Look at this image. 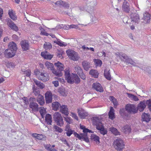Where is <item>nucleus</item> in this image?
<instances>
[{
    "label": "nucleus",
    "mask_w": 151,
    "mask_h": 151,
    "mask_svg": "<svg viewBox=\"0 0 151 151\" xmlns=\"http://www.w3.org/2000/svg\"><path fill=\"white\" fill-rule=\"evenodd\" d=\"M115 54L116 57L119 58L121 61L129 63L133 66L135 65L136 63L125 53L123 52H117Z\"/></svg>",
    "instance_id": "nucleus-1"
},
{
    "label": "nucleus",
    "mask_w": 151,
    "mask_h": 151,
    "mask_svg": "<svg viewBox=\"0 0 151 151\" xmlns=\"http://www.w3.org/2000/svg\"><path fill=\"white\" fill-rule=\"evenodd\" d=\"M54 65L56 67L57 70H52V73L58 77H61L63 75L61 71L64 69V65L59 61L55 63Z\"/></svg>",
    "instance_id": "nucleus-2"
},
{
    "label": "nucleus",
    "mask_w": 151,
    "mask_h": 151,
    "mask_svg": "<svg viewBox=\"0 0 151 151\" xmlns=\"http://www.w3.org/2000/svg\"><path fill=\"white\" fill-rule=\"evenodd\" d=\"M124 146L123 141L120 138L116 139L114 142V148L118 151L122 150L124 148Z\"/></svg>",
    "instance_id": "nucleus-3"
},
{
    "label": "nucleus",
    "mask_w": 151,
    "mask_h": 151,
    "mask_svg": "<svg viewBox=\"0 0 151 151\" xmlns=\"http://www.w3.org/2000/svg\"><path fill=\"white\" fill-rule=\"evenodd\" d=\"M53 118L54 120L58 125L60 127L63 125L64 122L59 112L55 113L53 114Z\"/></svg>",
    "instance_id": "nucleus-4"
},
{
    "label": "nucleus",
    "mask_w": 151,
    "mask_h": 151,
    "mask_svg": "<svg viewBox=\"0 0 151 151\" xmlns=\"http://www.w3.org/2000/svg\"><path fill=\"white\" fill-rule=\"evenodd\" d=\"M66 53L68 57L72 60L77 61L80 58L78 53L73 50L68 49L66 50Z\"/></svg>",
    "instance_id": "nucleus-5"
},
{
    "label": "nucleus",
    "mask_w": 151,
    "mask_h": 151,
    "mask_svg": "<svg viewBox=\"0 0 151 151\" xmlns=\"http://www.w3.org/2000/svg\"><path fill=\"white\" fill-rule=\"evenodd\" d=\"M92 121L93 124L96 127V128L97 129H100L101 128L103 127L102 123L100 118L98 117H93Z\"/></svg>",
    "instance_id": "nucleus-6"
},
{
    "label": "nucleus",
    "mask_w": 151,
    "mask_h": 151,
    "mask_svg": "<svg viewBox=\"0 0 151 151\" xmlns=\"http://www.w3.org/2000/svg\"><path fill=\"white\" fill-rule=\"evenodd\" d=\"M80 82V79L76 74H72V76L69 80H68V83L70 84L75 83L76 84H79Z\"/></svg>",
    "instance_id": "nucleus-7"
},
{
    "label": "nucleus",
    "mask_w": 151,
    "mask_h": 151,
    "mask_svg": "<svg viewBox=\"0 0 151 151\" xmlns=\"http://www.w3.org/2000/svg\"><path fill=\"white\" fill-rule=\"evenodd\" d=\"M74 68L75 71L82 79L84 80L86 79V76L83 73V70L80 67L77 65Z\"/></svg>",
    "instance_id": "nucleus-8"
},
{
    "label": "nucleus",
    "mask_w": 151,
    "mask_h": 151,
    "mask_svg": "<svg viewBox=\"0 0 151 151\" xmlns=\"http://www.w3.org/2000/svg\"><path fill=\"white\" fill-rule=\"evenodd\" d=\"M6 21L7 25L11 29L16 31L19 30L18 27L9 18L6 19Z\"/></svg>",
    "instance_id": "nucleus-9"
},
{
    "label": "nucleus",
    "mask_w": 151,
    "mask_h": 151,
    "mask_svg": "<svg viewBox=\"0 0 151 151\" xmlns=\"http://www.w3.org/2000/svg\"><path fill=\"white\" fill-rule=\"evenodd\" d=\"M125 109L128 113H136L137 112V110L135 105L127 104L125 106Z\"/></svg>",
    "instance_id": "nucleus-10"
},
{
    "label": "nucleus",
    "mask_w": 151,
    "mask_h": 151,
    "mask_svg": "<svg viewBox=\"0 0 151 151\" xmlns=\"http://www.w3.org/2000/svg\"><path fill=\"white\" fill-rule=\"evenodd\" d=\"M38 79L43 82L48 81L49 79L48 74L44 71L42 72L40 75L38 77Z\"/></svg>",
    "instance_id": "nucleus-11"
},
{
    "label": "nucleus",
    "mask_w": 151,
    "mask_h": 151,
    "mask_svg": "<svg viewBox=\"0 0 151 151\" xmlns=\"http://www.w3.org/2000/svg\"><path fill=\"white\" fill-rule=\"evenodd\" d=\"M78 114L79 117L82 119H85L88 115V113L81 108L78 109Z\"/></svg>",
    "instance_id": "nucleus-12"
},
{
    "label": "nucleus",
    "mask_w": 151,
    "mask_h": 151,
    "mask_svg": "<svg viewBox=\"0 0 151 151\" xmlns=\"http://www.w3.org/2000/svg\"><path fill=\"white\" fill-rule=\"evenodd\" d=\"M122 9L125 12L128 13L130 10L129 3L127 1H124L122 6Z\"/></svg>",
    "instance_id": "nucleus-13"
},
{
    "label": "nucleus",
    "mask_w": 151,
    "mask_h": 151,
    "mask_svg": "<svg viewBox=\"0 0 151 151\" xmlns=\"http://www.w3.org/2000/svg\"><path fill=\"white\" fill-rule=\"evenodd\" d=\"M92 88L97 91L102 92L104 91L103 87L101 84L98 82L94 83L92 85Z\"/></svg>",
    "instance_id": "nucleus-14"
},
{
    "label": "nucleus",
    "mask_w": 151,
    "mask_h": 151,
    "mask_svg": "<svg viewBox=\"0 0 151 151\" xmlns=\"http://www.w3.org/2000/svg\"><path fill=\"white\" fill-rule=\"evenodd\" d=\"M16 52L11 49H6L5 50L4 54L6 57L9 58L13 57L15 54Z\"/></svg>",
    "instance_id": "nucleus-15"
},
{
    "label": "nucleus",
    "mask_w": 151,
    "mask_h": 151,
    "mask_svg": "<svg viewBox=\"0 0 151 151\" xmlns=\"http://www.w3.org/2000/svg\"><path fill=\"white\" fill-rule=\"evenodd\" d=\"M46 103L49 104L52 102V95L50 91H47L45 94Z\"/></svg>",
    "instance_id": "nucleus-16"
},
{
    "label": "nucleus",
    "mask_w": 151,
    "mask_h": 151,
    "mask_svg": "<svg viewBox=\"0 0 151 151\" xmlns=\"http://www.w3.org/2000/svg\"><path fill=\"white\" fill-rule=\"evenodd\" d=\"M55 4L58 6L61 5L63 7H64L66 9H68L70 5L69 3L63 1L61 0H59L58 1H56L55 3Z\"/></svg>",
    "instance_id": "nucleus-17"
},
{
    "label": "nucleus",
    "mask_w": 151,
    "mask_h": 151,
    "mask_svg": "<svg viewBox=\"0 0 151 151\" xmlns=\"http://www.w3.org/2000/svg\"><path fill=\"white\" fill-rule=\"evenodd\" d=\"M131 18L132 22L137 24L139 22L140 18L139 15L137 13H134L131 15Z\"/></svg>",
    "instance_id": "nucleus-18"
},
{
    "label": "nucleus",
    "mask_w": 151,
    "mask_h": 151,
    "mask_svg": "<svg viewBox=\"0 0 151 151\" xmlns=\"http://www.w3.org/2000/svg\"><path fill=\"white\" fill-rule=\"evenodd\" d=\"M146 101H140L138 104L137 106V111L138 110L139 111H142L146 106Z\"/></svg>",
    "instance_id": "nucleus-19"
},
{
    "label": "nucleus",
    "mask_w": 151,
    "mask_h": 151,
    "mask_svg": "<svg viewBox=\"0 0 151 151\" xmlns=\"http://www.w3.org/2000/svg\"><path fill=\"white\" fill-rule=\"evenodd\" d=\"M29 107L30 109H32V111L35 112L38 111L39 110V107L38 104L35 102H30Z\"/></svg>",
    "instance_id": "nucleus-20"
},
{
    "label": "nucleus",
    "mask_w": 151,
    "mask_h": 151,
    "mask_svg": "<svg viewBox=\"0 0 151 151\" xmlns=\"http://www.w3.org/2000/svg\"><path fill=\"white\" fill-rule=\"evenodd\" d=\"M20 44L23 50L26 51L29 49V45L27 41H22L21 42Z\"/></svg>",
    "instance_id": "nucleus-21"
},
{
    "label": "nucleus",
    "mask_w": 151,
    "mask_h": 151,
    "mask_svg": "<svg viewBox=\"0 0 151 151\" xmlns=\"http://www.w3.org/2000/svg\"><path fill=\"white\" fill-rule=\"evenodd\" d=\"M60 111L66 116H68L69 114L68 109L67 106L65 105H62L60 106Z\"/></svg>",
    "instance_id": "nucleus-22"
},
{
    "label": "nucleus",
    "mask_w": 151,
    "mask_h": 151,
    "mask_svg": "<svg viewBox=\"0 0 151 151\" xmlns=\"http://www.w3.org/2000/svg\"><path fill=\"white\" fill-rule=\"evenodd\" d=\"M82 65L84 69L86 71H88L91 67L90 63L87 60L83 61Z\"/></svg>",
    "instance_id": "nucleus-23"
},
{
    "label": "nucleus",
    "mask_w": 151,
    "mask_h": 151,
    "mask_svg": "<svg viewBox=\"0 0 151 151\" xmlns=\"http://www.w3.org/2000/svg\"><path fill=\"white\" fill-rule=\"evenodd\" d=\"M109 118L112 120L115 118L114 113V110L113 107L111 106L110 109L108 113Z\"/></svg>",
    "instance_id": "nucleus-24"
},
{
    "label": "nucleus",
    "mask_w": 151,
    "mask_h": 151,
    "mask_svg": "<svg viewBox=\"0 0 151 151\" xmlns=\"http://www.w3.org/2000/svg\"><path fill=\"white\" fill-rule=\"evenodd\" d=\"M70 70L69 68H66L64 70L65 78L67 81V82H68V80L70 79L72 76V75H70Z\"/></svg>",
    "instance_id": "nucleus-25"
},
{
    "label": "nucleus",
    "mask_w": 151,
    "mask_h": 151,
    "mask_svg": "<svg viewBox=\"0 0 151 151\" xmlns=\"http://www.w3.org/2000/svg\"><path fill=\"white\" fill-rule=\"evenodd\" d=\"M130 126L128 125L124 126L122 128V131L126 134L129 133L131 131Z\"/></svg>",
    "instance_id": "nucleus-26"
},
{
    "label": "nucleus",
    "mask_w": 151,
    "mask_h": 151,
    "mask_svg": "<svg viewBox=\"0 0 151 151\" xmlns=\"http://www.w3.org/2000/svg\"><path fill=\"white\" fill-rule=\"evenodd\" d=\"M142 120L143 121L148 122L150 120V116L148 114H146L144 113L142 115Z\"/></svg>",
    "instance_id": "nucleus-27"
},
{
    "label": "nucleus",
    "mask_w": 151,
    "mask_h": 151,
    "mask_svg": "<svg viewBox=\"0 0 151 151\" xmlns=\"http://www.w3.org/2000/svg\"><path fill=\"white\" fill-rule=\"evenodd\" d=\"M62 27H63V28L65 29L68 30L70 29L75 28L77 29L78 28V25H75L74 24H72L70 25H63Z\"/></svg>",
    "instance_id": "nucleus-28"
},
{
    "label": "nucleus",
    "mask_w": 151,
    "mask_h": 151,
    "mask_svg": "<svg viewBox=\"0 0 151 151\" xmlns=\"http://www.w3.org/2000/svg\"><path fill=\"white\" fill-rule=\"evenodd\" d=\"M37 101L41 106H43L45 104V101L44 97L42 95H39L37 98Z\"/></svg>",
    "instance_id": "nucleus-29"
},
{
    "label": "nucleus",
    "mask_w": 151,
    "mask_h": 151,
    "mask_svg": "<svg viewBox=\"0 0 151 151\" xmlns=\"http://www.w3.org/2000/svg\"><path fill=\"white\" fill-rule=\"evenodd\" d=\"M9 49H11V50L16 52L17 49V45L14 42H10L8 45Z\"/></svg>",
    "instance_id": "nucleus-30"
},
{
    "label": "nucleus",
    "mask_w": 151,
    "mask_h": 151,
    "mask_svg": "<svg viewBox=\"0 0 151 151\" xmlns=\"http://www.w3.org/2000/svg\"><path fill=\"white\" fill-rule=\"evenodd\" d=\"M45 122L49 125H51L52 121V116L49 114H46L45 117Z\"/></svg>",
    "instance_id": "nucleus-31"
},
{
    "label": "nucleus",
    "mask_w": 151,
    "mask_h": 151,
    "mask_svg": "<svg viewBox=\"0 0 151 151\" xmlns=\"http://www.w3.org/2000/svg\"><path fill=\"white\" fill-rule=\"evenodd\" d=\"M33 81L36 85L40 88L42 89L45 88V86L44 84L40 81L35 79H33Z\"/></svg>",
    "instance_id": "nucleus-32"
},
{
    "label": "nucleus",
    "mask_w": 151,
    "mask_h": 151,
    "mask_svg": "<svg viewBox=\"0 0 151 151\" xmlns=\"http://www.w3.org/2000/svg\"><path fill=\"white\" fill-rule=\"evenodd\" d=\"M119 113L123 117L128 116V113L125 109L122 108L120 109Z\"/></svg>",
    "instance_id": "nucleus-33"
},
{
    "label": "nucleus",
    "mask_w": 151,
    "mask_h": 151,
    "mask_svg": "<svg viewBox=\"0 0 151 151\" xmlns=\"http://www.w3.org/2000/svg\"><path fill=\"white\" fill-rule=\"evenodd\" d=\"M89 73L95 78H97L99 74L97 70L94 69L91 70L89 71Z\"/></svg>",
    "instance_id": "nucleus-34"
},
{
    "label": "nucleus",
    "mask_w": 151,
    "mask_h": 151,
    "mask_svg": "<svg viewBox=\"0 0 151 151\" xmlns=\"http://www.w3.org/2000/svg\"><path fill=\"white\" fill-rule=\"evenodd\" d=\"M52 105L53 109L55 111H57L60 107V108L61 106L60 104L57 101L53 102Z\"/></svg>",
    "instance_id": "nucleus-35"
},
{
    "label": "nucleus",
    "mask_w": 151,
    "mask_h": 151,
    "mask_svg": "<svg viewBox=\"0 0 151 151\" xmlns=\"http://www.w3.org/2000/svg\"><path fill=\"white\" fill-rule=\"evenodd\" d=\"M91 139L92 141H95L98 144H99L100 143L99 137L95 134H93L91 135Z\"/></svg>",
    "instance_id": "nucleus-36"
},
{
    "label": "nucleus",
    "mask_w": 151,
    "mask_h": 151,
    "mask_svg": "<svg viewBox=\"0 0 151 151\" xmlns=\"http://www.w3.org/2000/svg\"><path fill=\"white\" fill-rule=\"evenodd\" d=\"M109 99L112 102L114 107L116 108L118 105V102L116 99L113 96H111L109 97Z\"/></svg>",
    "instance_id": "nucleus-37"
},
{
    "label": "nucleus",
    "mask_w": 151,
    "mask_h": 151,
    "mask_svg": "<svg viewBox=\"0 0 151 151\" xmlns=\"http://www.w3.org/2000/svg\"><path fill=\"white\" fill-rule=\"evenodd\" d=\"M145 22L148 23L150 22V14L148 13H145L144 14V17L143 18Z\"/></svg>",
    "instance_id": "nucleus-38"
},
{
    "label": "nucleus",
    "mask_w": 151,
    "mask_h": 151,
    "mask_svg": "<svg viewBox=\"0 0 151 151\" xmlns=\"http://www.w3.org/2000/svg\"><path fill=\"white\" fill-rule=\"evenodd\" d=\"M32 89L33 92L35 96L38 97L39 95H41L40 94V91L39 89L35 88V85H33Z\"/></svg>",
    "instance_id": "nucleus-39"
},
{
    "label": "nucleus",
    "mask_w": 151,
    "mask_h": 151,
    "mask_svg": "<svg viewBox=\"0 0 151 151\" xmlns=\"http://www.w3.org/2000/svg\"><path fill=\"white\" fill-rule=\"evenodd\" d=\"M8 14L10 17L14 20L17 19V17L15 15V14L13 12L12 10H9V11Z\"/></svg>",
    "instance_id": "nucleus-40"
},
{
    "label": "nucleus",
    "mask_w": 151,
    "mask_h": 151,
    "mask_svg": "<svg viewBox=\"0 0 151 151\" xmlns=\"http://www.w3.org/2000/svg\"><path fill=\"white\" fill-rule=\"evenodd\" d=\"M54 42L55 43H56L60 46L65 47L67 45V43L61 41L59 39H58L56 41H54Z\"/></svg>",
    "instance_id": "nucleus-41"
},
{
    "label": "nucleus",
    "mask_w": 151,
    "mask_h": 151,
    "mask_svg": "<svg viewBox=\"0 0 151 151\" xmlns=\"http://www.w3.org/2000/svg\"><path fill=\"white\" fill-rule=\"evenodd\" d=\"M110 131L115 135H119L120 133L117 129L114 127H111L109 128Z\"/></svg>",
    "instance_id": "nucleus-42"
},
{
    "label": "nucleus",
    "mask_w": 151,
    "mask_h": 151,
    "mask_svg": "<svg viewBox=\"0 0 151 151\" xmlns=\"http://www.w3.org/2000/svg\"><path fill=\"white\" fill-rule=\"evenodd\" d=\"M45 65L48 69L51 70L52 71V70H55L53 69L54 66L52 63L48 62H46L45 63Z\"/></svg>",
    "instance_id": "nucleus-43"
},
{
    "label": "nucleus",
    "mask_w": 151,
    "mask_h": 151,
    "mask_svg": "<svg viewBox=\"0 0 151 151\" xmlns=\"http://www.w3.org/2000/svg\"><path fill=\"white\" fill-rule=\"evenodd\" d=\"M104 76L106 79L109 80H110L111 75H110V72L109 70L108 71L105 70L104 71Z\"/></svg>",
    "instance_id": "nucleus-44"
},
{
    "label": "nucleus",
    "mask_w": 151,
    "mask_h": 151,
    "mask_svg": "<svg viewBox=\"0 0 151 151\" xmlns=\"http://www.w3.org/2000/svg\"><path fill=\"white\" fill-rule=\"evenodd\" d=\"M40 112L42 118H43L44 117L46 113L45 109L43 107H41L40 110Z\"/></svg>",
    "instance_id": "nucleus-45"
},
{
    "label": "nucleus",
    "mask_w": 151,
    "mask_h": 151,
    "mask_svg": "<svg viewBox=\"0 0 151 151\" xmlns=\"http://www.w3.org/2000/svg\"><path fill=\"white\" fill-rule=\"evenodd\" d=\"M95 65L97 66H101L102 64V61L99 59H94L93 60Z\"/></svg>",
    "instance_id": "nucleus-46"
},
{
    "label": "nucleus",
    "mask_w": 151,
    "mask_h": 151,
    "mask_svg": "<svg viewBox=\"0 0 151 151\" xmlns=\"http://www.w3.org/2000/svg\"><path fill=\"white\" fill-rule=\"evenodd\" d=\"M44 47L45 49L47 50L51 48L52 46L50 43L48 42H45L44 44Z\"/></svg>",
    "instance_id": "nucleus-47"
},
{
    "label": "nucleus",
    "mask_w": 151,
    "mask_h": 151,
    "mask_svg": "<svg viewBox=\"0 0 151 151\" xmlns=\"http://www.w3.org/2000/svg\"><path fill=\"white\" fill-rule=\"evenodd\" d=\"M127 94L129 97L135 101H137L139 100L137 97L136 96L130 93H128Z\"/></svg>",
    "instance_id": "nucleus-48"
},
{
    "label": "nucleus",
    "mask_w": 151,
    "mask_h": 151,
    "mask_svg": "<svg viewBox=\"0 0 151 151\" xmlns=\"http://www.w3.org/2000/svg\"><path fill=\"white\" fill-rule=\"evenodd\" d=\"M22 71L23 73L24 74H26L27 76H29L31 74V71L29 70H26L25 69H22Z\"/></svg>",
    "instance_id": "nucleus-49"
},
{
    "label": "nucleus",
    "mask_w": 151,
    "mask_h": 151,
    "mask_svg": "<svg viewBox=\"0 0 151 151\" xmlns=\"http://www.w3.org/2000/svg\"><path fill=\"white\" fill-rule=\"evenodd\" d=\"M55 132H58L60 133H61L63 131V130L60 128L58 127L57 125H54L53 127Z\"/></svg>",
    "instance_id": "nucleus-50"
},
{
    "label": "nucleus",
    "mask_w": 151,
    "mask_h": 151,
    "mask_svg": "<svg viewBox=\"0 0 151 151\" xmlns=\"http://www.w3.org/2000/svg\"><path fill=\"white\" fill-rule=\"evenodd\" d=\"M98 130H99L100 133L103 135H104L107 133V130L104 128V127L101 128L100 129Z\"/></svg>",
    "instance_id": "nucleus-51"
},
{
    "label": "nucleus",
    "mask_w": 151,
    "mask_h": 151,
    "mask_svg": "<svg viewBox=\"0 0 151 151\" xmlns=\"http://www.w3.org/2000/svg\"><path fill=\"white\" fill-rule=\"evenodd\" d=\"M64 54V52L62 50H58L57 52V56L59 58H63L62 55Z\"/></svg>",
    "instance_id": "nucleus-52"
},
{
    "label": "nucleus",
    "mask_w": 151,
    "mask_h": 151,
    "mask_svg": "<svg viewBox=\"0 0 151 151\" xmlns=\"http://www.w3.org/2000/svg\"><path fill=\"white\" fill-rule=\"evenodd\" d=\"M66 131V133L67 136L69 137L72 134H74V132H75L74 130H72L71 129L68 130Z\"/></svg>",
    "instance_id": "nucleus-53"
},
{
    "label": "nucleus",
    "mask_w": 151,
    "mask_h": 151,
    "mask_svg": "<svg viewBox=\"0 0 151 151\" xmlns=\"http://www.w3.org/2000/svg\"><path fill=\"white\" fill-rule=\"evenodd\" d=\"M64 118L65 119V121L69 124H70L72 122V120L70 117L66 116V117H64Z\"/></svg>",
    "instance_id": "nucleus-54"
},
{
    "label": "nucleus",
    "mask_w": 151,
    "mask_h": 151,
    "mask_svg": "<svg viewBox=\"0 0 151 151\" xmlns=\"http://www.w3.org/2000/svg\"><path fill=\"white\" fill-rule=\"evenodd\" d=\"M45 148L48 151H50L52 148L51 145L50 144H44V145Z\"/></svg>",
    "instance_id": "nucleus-55"
},
{
    "label": "nucleus",
    "mask_w": 151,
    "mask_h": 151,
    "mask_svg": "<svg viewBox=\"0 0 151 151\" xmlns=\"http://www.w3.org/2000/svg\"><path fill=\"white\" fill-rule=\"evenodd\" d=\"M37 136L38 137H37V139H38L43 140L45 138V136L42 134H38Z\"/></svg>",
    "instance_id": "nucleus-56"
},
{
    "label": "nucleus",
    "mask_w": 151,
    "mask_h": 151,
    "mask_svg": "<svg viewBox=\"0 0 151 151\" xmlns=\"http://www.w3.org/2000/svg\"><path fill=\"white\" fill-rule=\"evenodd\" d=\"M41 72H40L39 70L36 69L35 71V74L38 78V77L40 75Z\"/></svg>",
    "instance_id": "nucleus-57"
},
{
    "label": "nucleus",
    "mask_w": 151,
    "mask_h": 151,
    "mask_svg": "<svg viewBox=\"0 0 151 151\" xmlns=\"http://www.w3.org/2000/svg\"><path fill=\"white\" fill-rule=\"evenodd\" d=\"M60 93L63 96H66V93L65 92V90L61 89L60 90Z\"/></svg>",
    "instance_id": "nucleus-58"
},
{
    "label": "nucleus",
    "mask_w": 151,
    "mask_h": 151,
    "mask_svg": "<svg viewBox=\"0 0 151 151\" xmlns=\"http://www.w3.org/2000/svg\"><path fill=\"white\" fill-rule=\"evenodd\" d=\"M74 136L76 137L77 138H78V139H82V135L80 136L78 134H77L76 132H74Z\"/></svg>",
    "instance_id": "nucleus-59"
},
{
    "label": "nucleus",
    "mask_w": 151,
    "mask_h": 151,
    "mask_svg": "<svg viewBox=\"0 0 151 151\" xmlns=\"http://www.w3.org/2000/svg\"><path fill=\"white\" fill-rule=\"evenodd\" d=\"M146 105H147L148 107H151V99H149L146 101Z\"/></svg>",
    "instance_id": "nucleus-60"
},
{
    "label": "nucleus",
    "mask_w": 151,
    "mask_h": 151,
    "mask_svg": "<svg viewBox=\"0 0 151 151\" xmlns=\"http://www.w3.org/2000/svg\"><path fill=\"white\" fill-rule=\"evenodd\" d=\"M47 54L48 53L47 51L42 52L41 53V56L45 59L46 58Z\"/></svg>",
    "instance_id": "nucleus-61"
},
{
    "label": "nucleus",
    "mask_w": 151,
    "mask_h": 151,
    "mask_svg": "<svg viewBox=\"0 0 151 151\" xmlns=\"http://www.w3.org/2000/svg\"><path fill=\"white\" fill-rule=\"evenodd\" d=\"M71 114H72V116L75 119L78 120V118L76 114L72 112L71 113Z\"/></svg>",
    "instance_id": "nucleus-62"
},
{
    "label": "nucleus",
    "mask_w": 151,
    "mask_h": 151,
    "mask_svg": "<svg viewBox=\"0 0 151 151\" xmlns=\"http://www.w3.org/2000/svg\"><path fill=\"white\" fill-rule=\"evenodd\" d=\"M83 140L85 141L86 142L88 143L89 142V140L87 137H83L82 138Z\"/></svg>",
    "instance_id": "nucleus-63"
},
{
    "label": "nucleus",
    "mask_w": 151,
    "mask_h": 151,
    "mask_svg": "<svg viewBox=\"0 0 151 151\" xmlns=\"http://www.w3.org/2000/svg\"><path fill=\"white\" fill-rule=\"evenodd\" d=\"M12 63L11 62H8L6 64V66L8 68H10L12 66Z\"/></svg>",
    "instance_id": "nucleus-64"
}]
</instances>
